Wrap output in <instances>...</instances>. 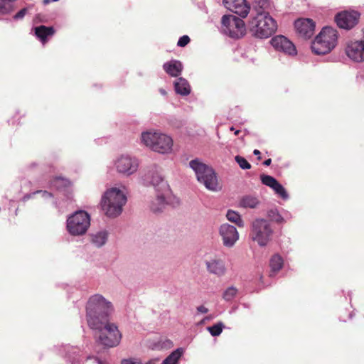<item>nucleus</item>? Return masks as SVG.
Masks as SVG:
<instances>
[{
	"label": "nucleus",
	"instance_id": "37998d69",
	"mask_svg": "<svg viewBox=\"0 0 364 364\" xmlns=\"http://www.w3.org/2000/svg\"><path fill=\"white\" fill-rule=\"evenodd\" d=\"M271 163H272V159H268L265 160L263 164L264 166H269L271 164Z\"/></svg>",
	"mask_w": 364,
	"mask_h": 364
},
{
	"label": "nucleus",
	"instance_id": "20e7f679",
	"mask_svg": "<svg viewBox=\"0 0 364 364\" xmlns=\"http://www.w3.org/2000/svg\"><path fill=\"white\" fill-rule=\"evenodd\" d=\"M277 28V22L269 12H257L249 22V29L252 35L261 39L270 37Z\"/></svg>",
	"mask_w": 364,
	"mask_h": 364
},
{
	"label": "nucleus",
	"instance_id": "8fccbe9b",
	"mask_svg": "<svg viewBox=\"0 0 364 364\" xmlns=\"http://www.w3.org/2000/svg\"><path fill=\"white\" fill-rule=\"evenodd\" d=\"M242 305L245 308H248L249 307V306L247 304H243Z\"/></svg>",
	"mask_w": 364,
	"mask_h": 364
},
{
	"label": "nucleus",
	"instance_id": "603ef678",
	"mask_svg": "<svg viewBox=\"0 0 364 364\" xmlns=\"http://www.w3.org/2000/svg\"><path fill=\"white\" fill-rule=\"evenodd\" d=\"M16 114H20V111H19V110H17V111H16Z\"/></svg>",
	"mask_w": 364,
	"mask_h": 364
},
{
	"label": "nucleus",
	"instance_id": "9b49d317",
	"mask_svg": "<svg viewBox=\"0 0 364 364\" xmlns=\"http://www.w3.org/2000/svg\"><path fill=\"white\" fill-rule=\"evenodd\" d=\"M139 159L127 153L118 155L113 161V166L116 171L124 176L135 174L139 170Z\"/></svg>",
	"mask_w": 364,
	"mask_h": 364
},
{
	"label": "nucleus",
	"instance_id": "393cba45",
	"mask_svg": "<svg viewBox=\"0 0 364 364\" xmlns=\"http://www.w3.org/2000/svg\"><path fill=\"white\" fill-rule=\"evenodd\" d=\"M33 30L35 36L43 45L47 43L48 38L52 37L55 32L53 27L43 25L35 27Z\"/></svg>",
	"mask_w": 364,
	"mask_h": 364
},
{
	"label": "nucleus",
	"instance_id": "a878e982",
	"mask_svg": "<svg viewBox=\"0 0 364 364\" xmlns=\"http://www.w3.org/2000/svg\"><path fill=\"white\" fill-rule=\"evenodd\" d=\"M173 87L176 94L181 96H188L191 92V87L188 81L182 77H178L173 82Z\"/></svg>",
	"mask_w": 364,
	"mask_h": 364
},
{
	"label": "nucleus",
	"instance_id": "bb28decb",
	"mask_svg": "<svg viewBox=\"0 0 364 364\" xmlns=\"http://www.w3.org/2000/svg\"><path fill=\"white\" fill-rule=\"evenodd\" d=\"M239 204L242 208L254 209L259 206L260 201L257 197L247 195L240 199Z\"/></svg>",
	"mask_w": 364,
	"mask_h": 364
},
{
	"label": "nucleus",
	"instance_id": "a211bd4d",
	"mask_svg": "<svg viewBox=\"0 0 364 364\" xmlns=\"http://www.w3.org/2000/svg\"><path fill=\"white\" fill-rule=\"evenodd\" d=\"M260 179L262 184L272 188L279 197L285 200L289 199V194L284 187L273 176L263 174Z\"/></svg>",
	"mask_w": 364,
	"mask_h": 364
},
{
	"label": "nucleus",
	"instance_id": "79ce46f5",
	"mask_svg": "<svg viewBox=\"0 0 364 364\" xmlns=\"http://www.w3.org/2000/svg\"><path fill=\"white\" fill-rule=\"evenodd\" d=\"M159 92L163 96H166L167 95V92L164 88H159Z\"/></svg>",
	"mask_w": 364,
	"mask_h": 364
},
{
	"label": "nucleus",
	"instance_id": "f03ea898",
	"mask_svg": "<svg viewBox=\"0 0 364 364\" xmlns=\"http://www.w3.org/2000/svg\"><path fill=\"white\" fill-rule=\"evenodd\" d=\"M86 320L90 327H97L101 321L108 318L114 312V305L104 296L95 294L87 301Z\"/></svg>",
	"mask_w": 364,
	"mask_h": 364
},
{
	"label": "nucleus",
	"instance_id": "f3484780",
	"mask_svg": "<svg viewBox=\"0 0 364 364\" xmlns=\"http://www.w3.org/2000/svg\"><path fill=\"white\" fill-rule=\"evenodd\" d=\"M271 44L277 51L286 55L294 56L297 51L291 41L284 36H276L271 39Z\"/></svg>",
	"mask_w": 364,
	"mask_h": 364
},
{
	"label": "nucleus",
	"instance_id": "3c124183",
	"mask_svg": "<svg viewBox=\"0 0 364 364\" xmlns=\"http://www.w3.org/2000/svg\"><path fill=\"white\" fill-rule=\"evenodd\" d=\"M48 2H50V0H44V3H45V4H47V3H48Z\"/></svg>",
	"mask_w": 364,
	"mask_h": 364
},
{
	"label": "nucleus",
	"instance_id": "e433bc0d",
	"mask_svg": "<svg viewBox=\"0 0 364 364\" xmlns=\"http://www.w3.org/2000/svg\"><path fill=\"white\" fill-rule=\"evenodd\" d=\"M190 41H191V39H190L189 36L187 35H184L179 38V39L177 42V46L178 47H185L190 43Z\"/></svg>",
	"mask_w": 364,
	"mask_h": 364
},
{
	"label": "nucleus",
	"instance_id": "412c9836",
	"mask_svg": "<svg viewBox=\"0 0 364 364\" xmlns=\"http://www.w3.org/2000/svg\"><path fill=\"white\" fill-rule=\"evenodd\" d=\"M156 196L149 205L150 210L154 213H161L168 204V198L171 192H156Z\"/></svg>",
	"mask_w": 364,
	"mask_h": 364
},
{
	"label": "nucleus",
	"instance_id": "4c0bfd02",
	"mask_svg": "<svg viewBox=\"0 0 364 364\" xmlns=\"http://www.w3.org/2000/svg\"><path fill=\"white\" fill-rule=\"evenodd\" d=\"M121 364H142L141 359L136 358H129L123 359Z\"/></svg>",
	"mask_w": 364,
	"mask_h": 364
},
{
	"label": "nucleus",
	"instance_id": "c9c22d12",
	"mask_svg": "<svg viewBox=\"0 0 364 364\" xmlns=\"http://www.w3.org/2000/svg\"><path fill=\"white\" fill-rule=\"evenodd\" d=\"M235 160L242 169L247 170L251 168L250 164L244 157L236 156Z\"/></svg>",
	"mask_w": 364,
	"mask_h": 364
},
{
	"label": "nucleus",
	"instance_id": "4468645a",
	"mask_svg": "<svg viewBox=\"0 0 364 364\" xmlns=\"http://www.w3.org/2000/svg\"><path fill=\"white\" fill-rule=\"evenodd\" d=\"M204 263L208 272L217 277H222L228 272L226 262L219 255H215L205 257Z\"/></svg>",
	"mask_w": 364,
	"mask_h": 364
},
{
	"label": "nucleus",
	"instance_id": "09e8293b",
	"mask_svg": "<svg viewBox=\"0 0 364 364\" xmlns=\"http://www.w3.org/2000/svg\"><path fill=\"white\" fill-rule=\"evenodd\" d=\"M239 133H240V131H239V130H236V131L235 132V135H238V134H239Z\"/></svg>",
	"mask_w": 364,
	"mask_h": 364
},
{
	"label": "nucleus",
	"instance_id": "aec40b11",
	"mask_svg": "<svg viewBox=\"0 0 364 364\" xmlns=\"http://www.w3.org/2000/svg\"><path fill=\"white\" fill-rule=\"evenodd\" d=\"M223 4L226 9L242 18L246 17L250 11L245 0H223Z\"/></svg>",
	"mask_w": 364,
	"mask_h": 364
},
{
	"label": "nucleus",
	"instance_id": "0eeeda50",
	"mask_svg": "<svg viewBox=\"0 0 364 364\" xmlns=\"http://www.w3.org/2000/svg\"><path fill=\"white\" fill-rule=\"evenodd\" d=\"M274 229L270 222L264 218H257L250 225V239L260 247H266L272 240Z\"/></svg>",
	"mask_w": 364,
	"mask_h": 364
},
{
	"label": "nucleus",
	"instance_id": "6ab92c4d",
	"mask_svg": "<svg viewBox=\"0 0 364 364\" xmlns=\"http://www.w3.org/2000/svg\"><path fill=\"white\" fill-rule=\"evenodd\" d=\"M294 26L300 36L304 38H309L314 35L315 30V23L312 19H298L295 21Z\"/></svg>",
	"mask_w": 364,
	"mask_h": 364
},
{
	"label": "nucleus",
	"instance_id": "c03bdc74",
	"mask_svg": "<svg viewBox=\"0 0 364 364\" xmlns=\"http://www.w3.org/2000/svg\"><path fill=\"white\" fill-rule=\"evenodd\" d=\"M253 154H254V155H255V156H258V159H260V156H259V155H260V154H261V153H260V151H259V150H257V149H255V150L253 151Z\"/></svg>",
	"mask_w": 364,
	"mask_h": 364
},
{
	"label": "nucleus",
	"instance_id": "1a4fd4ad",
	"mask_svg": "<svg viewBox=\"0 0 364 364\" xmlns=\"http://www.w3.org/2000/svg\"><path fill=\"white\" fill-rule=\"evenodd\" d=\"M90 215L85 210H78L69 215L66 220V230L73 237L84 235L90 226Z\"/></svg>",
	"mask_w": 364,
	"mask_h": 364
},
{
	"label": "nucleus",
	"instance_id": "2f4dec72",
	"mask_svg": "<svg viewBox=\"0 0 364 364\" xmlns=\"http://www.w3.org/2000/svg\"><path fill=\"white\" fill-rule=\"evenodd\" d=\"M69 184L70 181L61 176L55 177L49 182V186L57 190L67 187Z\"/></svg>",
	"mask_w": 364,
	"mask_h": 364
},
{
	"label": "nucleus",
	"instance_id": "6e6552de",
	"mask_svg": "<svg viewBox=\"0 0 364 364\" xmlns=\"http://www.w3.org/2000/svg\"><path fill=\"white\" fill-rule=\"evenodd\" d=\"M99 332V342L108 348L117 346L122 340V335L117 325L108 321V318L101 321L97 327H90Z\"/></svg>",
	"mask_w": 364,
	"mask_h": 364
},
{
	"label": "nucleus",
	"instance_id": "c756f323",
	"mask_svg": "<svg viewBox=\"0 0 364 364\" xmlns=\"http://www.w3.org/2000/svg\"><path fill=\"white\" fill-rule=\"evenodd\" d=\"M226 218L228 220L235 224L239 228L244 227V221L241 215L237 212L232 210H228L226 213Z\"/></svg>",
	"mask_w": 364,
	"mask_h": 364
},
{
	"label": "nucleus",
	"instance_id": "cd10ccee",
	"mask_svg": "<svg viewBox=\"0 0 364 364\" xmlns=\"http://www.w3.org/2000/svg\"><path fill=\"white\" fill-rule=\"evenodd\" d=\"M108 232L106 230H100L91 235V242L97 247H101L107 241Z\"/></svg>",
	"mask_w": 364,
	"mask_h": 364
},
{
	"label": "nucleus",
	"instance_id": "58836bf2",
	"mask_svg": "<svg viewBox=\"0 0 364 364\" xmlns=\"http://www.w3.org/2000/svg\"><path fill=\"white\" fill-rule=\"evenodd\" d=\"M26 13H27V9H26V8L22 9L21 10H20L18 13H16L14 16V19H15V20L22 19L24 18Z\"/></svg>",
	"mask_w": 364,
	"mask_h": 364
},
{
	"label": "nucleus",
	"instance_id": "2eb2a0df",
	"mask_svg": "<svg viewBox=\"0 0 364 364\" xmlns=\"http://www.w3.org/2000/svg\"><path fill=\"white\" fill-rule=\"evenodd\" d=\"M360 16V14L357 11H343L336 15L335 21L339 28L350 30L358 23Z\"/></svg>",
	"mask_w": 364,
	"mask_h": 364
},
{
	"label": "nucleus",
	"instance_id": "39448f33",
	"mask_svg": "<svg viewBox=\"0 0 364 364\" xmlns=\"http://www.w3.org/2000/svg\"><path fill=\"white\" fill-rule=\"evenodd\" d=\"M338 43V31L332 27H323L311 43V50L316 55L331 52Z\"/></svg>",
	"mask_w": 364,
	"mask_h": 364
},
{
	"label": "nucleus",
	"instance_id": "f257e3e1",
	"mask_svg": "<svg viewBox=\"0 0 364 364\" xmlns=\"http://www.w3.org/2000/svg\"><path fill=\"white\" fill-rule=\"evenodd\" d=\"M127 190L124 186H112L106 189L100 200L102 213L109 218H116L123 212L127 202Z\"/></svg>",
	"mask_w": 364,
	"mask_h": 364
},
{
	"label": "nucleus",
	"instance_id": "dca6fc26",
	"mask_svg": "<svg viewBox=\"0 0 364 364\" xmlns=\"http://www.w3.org/2000/svg\"><path fill=\"white\" fill-rule=\"evenodd\" d=\"M345 53L355 63L364 62V40L350 41L346 43Z\"/></svg>",
	"mask_w": 364,
	"mask_h": 364
},
{
	"label": "nucleus",
	"instance_id": "4be33fe9",
	"mask_svg": "<svg viewBox=\"0 0 364 364\" xmlns=\"http://www.w3.org/2000/svg\"><path fill=\"white\" fill-rule=\"evenodd\" d=\"M163 69L168 75L178 77L182 73L183 66L181 61L172 59L164 63Z\"/></svg>",
	"mask_w": 364,
	"mask_h": 364
},
{
	"label": "nucleus",
	"instance_id": "ddd939ff",
	"mask_svg": "<svg viewBox=\"0 0 364 364\" xmlns=\"http://www.w3.org/2000/svg\"><path fill=\"white\" fill-rule=\"evenodd\" d=\"M218 234L221 237L223 245L227 248L234 247L240 238L236 227L227 223L219 226Z\"/></svg>",
	"mask_w": 364,
	"mask_h": 364
},
{
	"label": "nucleus",
	"instance_id": "c85d7f7f",
	"mask_svg": "<svg viewBox=\"0 0 364 364\" xmlns=\"http://www.w3.org/2000/svg\"><path fill=\"white\" fill-rule=\"evenodd\" d=\"M36 195H39L41 198L45 201H51L53 203V204L56 203L53 193L49 191H43V190H38V191L32 192L29 194H26L23 196V200L24 201H26L27 200L33 198L34 196H36Z\"/></svg>",
	"mask_w": 364,
	"mask_h": 364
},
{
	"label": "nucleus",
	"instance_id": "9d476101",
	"mask_svg": "<svg viewBox=\"0 0 364 364\" xmlns=\"http://www.w3.org/2000/svg\"><path fill=\"white\" fill-rule=\"evenodd\" d=\"M140 182L144 186H152L156 192H171L170 186L164 178L161 168L156 165L151 166L141 175Z\"/></svg>",
	"mask_w": 364,
	"mask_h": 364
},
{
	"label": "nucleus",
	"instance_id": "f8f14e48",
	"mask_svg": "<svg viewBox=\"0 0 364 364\" xmlns=\"http://www.w3.org/2000/svg\"><path fill=\"white\" fill-rule=\"evenodd\" d=\"M220 29L223 34L233 38L242 37L245 31L244 21L232 14L222 17Z\"/></svg>",
	"mask_w": 364,
	"mask_h": 364
},
{
	"label": "nucleus",
	"instance_id": "864d4df0",
	"mask_svg": "<svg viewBox=\"0 0 364 364\" xmlns=\"http://www.w3.org/2000/svg\"><path fill=\"white\" fill-rule=\"evenodd\" d=\"M234 129H234V127H230V130H231V131H233Z\"/></svg>",
	"mask_w": 364,
	"mask_h": 364
},
{
	"label": "nucleus",
	"instance_id": "a19ab883",
	"mask_svg": "<svg viewBox=\"0 0 364 364\" xmlns=\"http://www.w3.org/2000/svg\"><path fill=\"white\" fill-rule=\"evenodd\" d=\"M158 360H159V358H154V359H151V360H148L145 363H142V364H156Z\"/></svg>",
	"mask_w": 364,
	"mask_h": 364
},
{
	"label": "nucleus",
	"instance_id": "423d86ee",
	"mask_svg": "<svg viewBox=\"0 0 364 364\" xmlns=\"http://www.w3.org/2000/svg\"><path fill=\"white\" fill-rule=\"evenodd\" d=\"M190 168L194 171L197 180L212 191L218 189V178L214 170L200 159H193L189 162Z\"/></svg>",
	"mask_w": 364,
	"mask_h": 364
},
{
	"label": "nucleus",
	"instance_id": "a18cd8bd",
	"mask_svg": "<svg viewBox=\"0 0 364 364\" xmlns=\"http://www.w3.org/2000/svg\"><path fill=\"white\" fill-rule=\"evenodd\" d=\"M210 319V317L208 316H206L205 318H204L202 321H201V323H205L206 321H209Z\"/></svg>",
	"mask_w": 364,
	"mask_h": 364
},
{
	"label": "nucleus",
	"instance_id": "72a5a7b5",
	"mask_svg": "<svg viewBox=\"0 0 364 364\" xmlns=\"http://www.w3.org/2000/svg\"><path fill=\"white\" fill-rule=\"evenodd\" d=\"M237 293L238 289L234 286H230L223 291V299L226 301H231L237 296Z\"/></svg>",
	"mask_w": 364,
	"mask_h": 364
},
{
	"label": "nucleus",
	"instance_id": "de8ad7c7",
	"mask_svg": "<svg viewBox=\"0 0 364 364\" xmlns=\"http://www.w3.org/2000/svg\"><path fill=\"white\" fill-rule=\"evenodd\" d=\"M363 39L364 40V27L362 29Z\"/></svg>",
	"mask_w": 364,
	"mask_h": 364
},
{
	"label": "nucleus",
	"instance_id": "5701e85b",
	"mask_svg": "<svg viewBox=\"0 0 364 364\" xmlns=\"http://www.w3.org/2000/svg\"><path fill=\"white\" fill-rule=\"evenodd\" d=\"M283 214L282 215L276 208L268 210L267 213V217L277 224L284 223L292 218V215L288 210H283Z\"/></svg>",
	"mask_w": 364,
	"mask_h": 364
},
{
	"label": "nucleus",
	"instance_id": "7c9ffc66",
	"mask_svg": "<svg viewBox=\"0 0 364 364\" xmlns=\"http://www.w3.org/2000/svg\"><path fill=\"white\" fill-rule=\"evenodd\" d=\"M183 349L178 348L173 351L163 362L162 364H178L179 359L183 354Z\"/></svg>",
	"mask_w": 364,
	"mask_h": 364
},
{
	"label": "nucleus",
	"instance_id": "473e14b6",
	"mask_svg": "<svg viewBox=\"0 0 364 364\" xmlns=\"http://www.w3.org/2000/svg\"><path fill=\"white\" fill-rule=\"evenodd\" d=\"M253 9L257 12H268L270 6L269 0H253Z\"/></svg>",
	"mask_w": 364,
	"mask_h": 364
},
{
	"label": "nucleus",
	"instance_id": "f704fd0d",
	"mask_svg": "<svg viewBox=\"0 0 364 364\" xmlns=\"http://www.w3.org/2000/svg\"><path fill=\"white\" fill-rule=\"evenodd\" d=\"M225 326L222 322H218L217 323L207 327V331L210 333L212 336H218L223 332Z\"/></svg>",
	"mask_w": 364,
	"mask_h": 364
},
{
	"label": "nucleus",
	"instance_id": "7ed1b4c3",
	"mask_svg": "<svg viewBox=\"0 0 364 364\" xmlns=\"http://www.w3.org/2000/svg\"><path fill=\"white\" fill-rule=\"evenodd\" d=\"M140 143L160 154L168 155L173 151V138L159 129H150L142 132L140 135Z\"/></svg>",
	"mask_w": 364,
	"mask_h": 364
},
{
	"label": "nucleus",
	"instance_id": "49530a36",
	"mask_svg": "<svg viewBox=\"0 0 364 364\" xmlns=\"http://www.w3.org/2000/svg\"><path fill=\"white\" fill-rule=\"evenodd\" d=\"M37 166H38V164L36 163H32V164H30V168H34Z\"/></svg>",
	"mask_w": 364,
	"mask_h": 364
},
{
	"label": "nucleus",
	"instance_id": "ea45409f",
	"mask_svg": "<svg viewBox=\"0 0 364 364\" xmlns=\"http://www.w3.org/2000/svg\"><path fill=\"white\" fill-rule=\"evenodd\" d=\"M197 311L200 314H206L208 312V309L203 305L197 307Z\"/></svg>",
	"mask_w": 364,
	"mask_h": 364
},
{
	"label": "nucleus",
	"instance_id": "b1692460",
	"mask_svg": "<svg viewBox=\"0 0 364 364\" xmlns=\"http://www.w3.org/2000/svg\"><path fill=\"white\" fill-rule=\"evenodd\" d=\"M270 268L269 275L274 277L277 274L284 266V259L279 253L273 254L269 261Z\"/></svg>",
	"mask_w": 364,
	"mask_h": 364
}]
</instances>
